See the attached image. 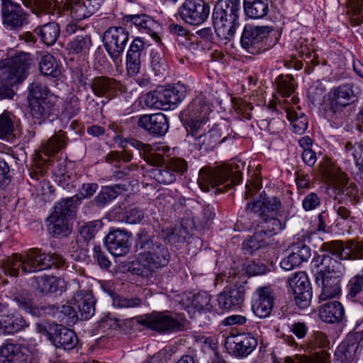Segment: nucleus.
<instances>
[{
	"label": "nucleus",
	"instance_id": "f257e3e1",
	"mask_svg": "<svg viewBox=\"0 0 363 363\" xmlns=\"http://www.w3.org/2000/svg\"><path fill=\"white\" fill-rule=\"evenodd\" d=\"M135 246L139 252L138 267L135 270L138 275L144 277L152 276L169 262L171 255L168 248L155 237L141 234Z\"/></svg>",
	"mask_w": 363,
	"mask_h": 363
},
{
	"label": "nucleus",
	"instance_id": "f03ea898",
	"mask_svg": "<svg viewBox=\"0 0 363 363\" xmlns=\"http://www.w3.org/2000/svg\"><path fill=\"white\" fill-rule=\"evenodd\" d=\"M311 268L316 284L321 286L320 301L333 298L340 294L345 266L328 255H323L313 259Z\"/></svg>",
	"mask_w": 363,
	"mask_h": 363
},
{
	"label": "nucleus",
	"instance_id": "7ed1b4c3",
	"mask_svg": "<svg viewBox=\"0 0 363 363\" xmlns=\"http://www.w3.org/2000/svg\"><path fill=\"white\" fill-rule=\"evenodd\" d=\"M65 260L57 254H47L39 248H31L22 254H13L4 262L5 273L13 277L23 273H33L51 268L54 264L62 265Z\"/></svg>",
	"mask_w": 363,
	"mask_h": 363
},
{
	"label": "nucleus",
	"instance_id": "20e7f679",
	"mask_svg": "<svg viewBox=\"0 0 363 363\" xmlns=\"http://www.w3.org/2000/svg\"><path fill=\"white\" fill-rule=\"evenodd\" d=\"M244 164L232 163L218 166L216 168L203 167L199 172V181L201 189L205 191L211 188L223 186L219 191H228L233 185L238 184L242 180V170Z\"/></svg>",
	"mask_w": 363,
	"mask_h": 363
},
{
	"label": "nucleus",
	"instance_id": "39448f33",
	"mask_svg": "<svg viewBox=\"0 0 363 363\" xmlns=\"http://www.w3.org/2000/svg\"><path fill=\"white\" fill-rule=\"evenodd\" d=\"M240 0H219L213 12V23L217 35L222 40L233 37L240 26Z\"/></svg>",
	"mask_w": 363,
	"mask_h": 363
},
{
	"label": "nucleus",
	"instance_id": "423d86ee",
	"mask_svg": "<svg viewBox=\"0 0 363 363\" xmlns=\"http://www.w3.org/2000/svg\"><path fill=\"white\" fill-rule=\"evenodd\" d=\"M356 95L350 84H345L332 89L325 109V118L335 126L342 124L345 118V108L354 101Z\"/></svg>",
	"mask_w": 363,
	"mask_h": 363
},
{
	"label": "nucleus",
	"instance_id": "0eeeda50",
	"mask_svg": "<svg viewBox=\"0 0 363 363\" xmlns=\"http://www.w3.org/2000/svg\"><path fill=\"white\" fill-rule=\"evenodd\" d=\"M79 200V197L72 196L55 203L53 211L48 218V230L53 237H66L71 233L69 219L74 216Z\"/></svg>",
	"mask_w": 363,
	"mask_h": 363
},
{
	"label": "nucleus",
	"instance_id": "6e6552de",
	"mask_svg": "<svg viewBox=\"0 0 363 363\" xmlns=\"http://www.w3.org/2000/svg\"><path fill=\"white\" fill-rule=\"evenodd\" d=\"M36 331L44 336L56 348L72 350L78 343L76 333L71 329L55 322L37 323Z\"/></svg>",
	"mask_w": 363,
	"mask_h": 363
},
{
	"label": "nucleus",
	"instance_id": "1a4fd4ad",
	"mask_svg": "<svg viewBox=\"0 0 363 363\" xmlns=\"http://www.w3.org/2000/svg\"><path fill=\"white\" fill-rule=\"evenodd\" d=\"M30 61V55L28 53H20L0 61L1 82L10 86L21 83L28 75Z\"/></svg>",
	"mask_w": 363,
	"mask_h": 363
},
{
	"label": "nucleus",
	"instance_id": "9d476101",
	"mask_svg": "<svg viewBox=\"0 0 363 363\" xmlns=\"http://www.w3.org/2000/svg\"><path fill=\"white\" fill-rule=\"evenodd\" d=\"M272 31L269 26L245 25L240 38L242 48L252 55L266 50L267 41Z\"/></svg>",
	"mask_w": 363,
	"mask_h": 363
},
{
	"label": "nucleus",
	"instance_id": "9b49d317",
	"mask_svg": "<svg viewBox=\"0 0 363 363\" xmlns=\"http://www.w3.org/2000/svg\"><path fill=\"white\" fill-rule=\"evenodd\" d=\"M289 285L293 291L296 305L301 309L310 306L312 298V287L306 272H295L289 278Z\"/></svg>",
	"mask_w": 363,
	"mask_h": 363
},
{
	"label": "nucleus",
	"instance_id": "f8f14e48",
	"mask_svg": "<svg viewBox=\"0 0 363 363\" xmlns=\"http://www.w3.org/2000/svg\"><path fill=\"white\" fill-rule=\"evenodd\" d=\"M128 32L123 27H111L104 34L106 50L116 62H118L128 42Z\"/></svg>",
	"mask_w": 363,
	"mask_h": 363
},
{
	"label": "nucleus",
	"instance_id": "ddd939ff",
	"mask_svg": "<svg viewBox=\"0 0 363 363\" xmlns=\"http://www.w3.org/2000/svg\"><path fill=\"white\" fill-rule=\"evenodd\" d=\"M139 323L160 333L175 332L183 329V324L168 312H155L142 317Z\"/></svg>",
	"mask_w": 363,
	"mask_h": 363
},
{
	"label": "nucleus",
	"instance_id": "4468645a",
	"mask_svg": "<svg viewBox=\"0 0 363 363\" xmlns=\"http://www.w3.org/2000/svg\"><path fill=\"white\" fill-rule=\"evenodd\" d=\"M179 13L187 23L199 26L208 18L210 8L203 0H185L179 8Z\"/></svg>",
	"mask_w": 363,
	"mask_h": 363
},
{
	"label": "nucleus",
	"instance_id": "2eb2a0df",
	"mask_svg": "<svg viewBox=\"0 0 363 363\" xmlns=\"http://www.w3.org/2000/svg\"><path fill=\"white\" fill-rule=\"evenodd\" d=\"M6 296L16 303L18 309L33 316H41L45 306L39 307L34 301L33 295L27 289L19 286H12Z\"/></svg>",
	"mask_w": 363,
	"mask_h": 363
},
{
	"label": "nucleus",
	"instance_id": "dca6fc26",
	"mask_svg": "<svg viewBox=\"0 0 363 363\" xmlns=\"http://www.w3.org/2000/svg\"><path fill=\"white\" fill-rule=\"evenodd\" d=\"M1 16L4 25L16 29L27 23L28 14L19 4L11 0H1Z\"/></svg>",
	"mask_w": 363,
	"mask_h": 363
},
{
	"label": "nucleus",
	"instance_id": "f3484780",
	"mask_svg": "<svg viewBox=\"0 0 363 363\" xmlns=\"http://www.w3.org/2000/svg\"><path fill=\"white\" fill-rule=\"evenodd\" d=\"M130 233L125 230H114L104 238V244L113 255L116 257L124 256L130 250Z\"/></svg>",
	"mask_w": 363,
	"mask_h": 363
},
{
	"label": "nucleus",
	"instance_id": "a211bd4d",
	"mask_svg": "<svg viewBox=\"0 0 363 363\" xmlns=\"http://www.w3.org/2000/svg\"><path fill=\"white\" fill-rule=\"evenodd\" d=\"M363 342V330L349 334L338 346L335 355L342 363L352 362L356 356L359 345Z\"/></svg>",
	"mask_w": 363,
	"mask_h": 363
},
{
	"label": "nucleus",
	"instance_id": "6ab92c4d",
	"mask_svg": "<svg viewBox=\"0 0 363 363\" xmlns=\"http://www.w3.org/2000/svg\"><path fill=\"white\" fill-rule=\"evenodd\" d=\"M245 289L242 286L225 288L218 296V303L222 310L239 308L245 299Z\"/></svg>",
	"mask_w": 363,
	"mask_h": 363
},
{
	"label": "nucleus",
	"instance_id": "aec40b11",
	"mask_svg": "<svg viewBox=\"0 0 363 363\" xmlns=\"http://www.w3.org/2000/svg\"><path fill=\"white\" fill-rule=\"evenodd\" d=\"M138 125L150 133L158 136L165 135L169 129L168 120L162 113L143 115L139 118Z\"/></svg>",
	"mask_w": 363,
	"mask_h": 363
},
{
	"label": "nucleus",
	"instance_id": "412c9836",
	"mask_svg": "<svg viewBox=\"0 0 363 363\" xmlns=\"http://www.w3.org/2000/svg\"><path fill=\"white\" fill-rule=\"evenodd\" d=\"M124 20L130 24L132 29L133 27H135L142 33L157 38V33L160 30V24L151 16L146 14L127 15Z\"/></svg>",
	"mask_w": 363,
	"mask_h": 363
},
{
	"label": "nucleus",
	"instance_id": "4be33fe9",
	"mask_svg": "<svg viewBox=\"0 0 363 363\" xmlns=\"http://www.w3.org/2000/svg\"><path fill=\"white\" fill-rule=\"evenodd\" d=\"M76 307L78 317L82 319H89L95 312V299L90 291L77 292L70 301Z\"/></svg>",
	"mask_w": 363,
	"mask_h": 363
},
{
	"label": "nucleus",
	"instance_id": "5701e85b",
	"mask_svg": "<svg viewBox=\"0 0 363 363\" xmlns=\"http://www.w3.org/2000/svg\"><path fill=\"white\" fill-rule=\"evenodd\" d=\"M145 55V43L140 38H135L126 55L127 72L130 76L133 77L139 73L141 57Z\"/></svg>",
	"mask_w": 363,
	"mask_h": 363
},
{
	"label": "nucleus",
	"instance_id": "b1692460",
	"mask_svg": "<svg viewBox=\"0 0 363 363\" xmlns=\"http://www.w3.org/2000/svg\"><path fill=\"white\" fill-rule=\"evenodd\" d=\"M211 104L202 95L196 96L182 112L184 121L205 120L208 118L211 112Z\"/></svg>",
	"mask_w": 363,
	"mask_h": 363
},
{
	"label": "nucleus",
	"instance_id": "393cba45",
	"mask_svg": "<svg viewBox=\"0 0 363 363\" xmlns=\"http://www.w3.org/2000/svg\"><path fill=\"white\" fill-rule=\"evenodd\" d=\"M257 298L252 305L254 313L260 318L268 317L274 306L272 291L269 287L259 288L256 291Z\"/></svg>",
	"mask_w": 363,
	"mask_h": 363
},
{
	"label": "nucleus",
	"instance_id": "a878e982",
	"mask_svg": "<svg viewBox=\"0 0 363 363\" xmlns=\"http://www.w3.org/2000/svg\"><path fill=\"white\" fill-rule=\"evenodd\" d=\"M28 356L18 344L5 343L0 347V363H28Z\"/></svg>",
	"mask_w": 363,
	"mask_h": 363
},
{
	"label": "nucleus",
	"instance_id": "bb28decb",
	"mask_svg": "<svg viewBox=\"0 0 363 363\" xmlns=\"http://www.w3.org/2000/svg\"><path fill=\"white\" fill-rule=\"evenodd\" d=\"M345 315L342 305L336 301L323 304L319 309L320 318L328 323H337L340 322Z\"/></svg>",
	"mask_w": 363,
	"mask_h": 363
},
{
	"label": "nucleus",
	"instance_id": "cd10ccee",
	"mask_svg": "<svg viewBox=\"0 0 363 363\" xmlns=\"http://www.w3.org/2000/svg\"><path fill=\"white\" fill-rule=\"evenodd\" d=\"M164 110L180 103L186 96V89L180 82L167 88L160 87Z\"/></svg>",
	"mask_w": 363,
	"mask_h": 363
},
{
	"label": "nucleus",
	"instance_id": "c85d7f7f",
	"mask_svg": "<svg viewBox=\"0 0 363 363\" xmlns=\"http://www.w3.org/2000/svg\"><path fill=\"white\" fill-rule=\"evenodd\" d=\"M56 101L57 99H48L29 103L30 115L40 123L52 115Z\"/></svg>",
	"mask_w": 363,
	"mask_h": 363
},
{
	"label": "nucleus",
	"instance_id": "c756f323",
	"mask_svg": "<svg viewBox=\"0 0 363 363\" xmlns=\"http://www.w3.org/2000/svg\"><path fill=\"white\" fill-rule=\"evenodd\" d=\"M56 95L52 94L45 84L38 79L34 80L28 86V103L36 102L48 99H57Z\"/></svg>",
	"mask_w": 363,
	"mask_h": 363
},
{
	"label": "nucleus",
	"instance_id": "7c9ffc66",
	"mask_svg": "<svg viewBox=\"0 0 363 363\" xmlns=\"http://www.w3.org/2000/svg\"><path fill=\"white\" fill-rule=\"evenodd\" d=\"M269 0H244L245 15L252 19H261L269 13Z\"/></svg>",
	"mask_w": 363,
	"mask_h": 363
},
{
	"label": "nucleus",
	"instance_id": "2f4dec72",
	"mask_svg": "<svg viewBox=\"0 0 363 363\" xmlns=\"http://www.w3.org/2000/svg\"><path fill=\"white\" fill-rule=\"evenodd\" d=\"M233 353L237 356H247L251 353L257 345V340L251 334H244L234 337Z\"/></svg>",
	"mask_w": 363,
	"mask_h": 363
},
{
	"label": "nucleus",
	"instance_id": "473e14b6",
	"mask_svg": "<svg viewBox=\"0 0 363 363\" xmlns=\"http://www.w3.org/2000/svg\"><path fill=\"white\" fill-rule=\"evenodd\" d=\"M91 87L96 96L109 97L118 87V82L112 78L98 77L92 79Z\"/></svg>",
	"mask_w": 363,
	"mask_h": 363
},
{
	"label": "nucleus",
	"instance_id": "72a5a7b5",
	"mask_svg": "<svg viewBox=\"0 0 363 363\" xmlns=\"http://www.w3.org/2000/svg\"><path fill=\"white\" fill-rule=\"evenodd\" d=\"M34 33L47 45H52L60 36V29L55 22H48L38 26Z\"/></svg>",
	"mask_w": 363,
	"mask_h": 363
},
{
	"label": "nucleus",
	"instance_id": "f704fd0d",
	"mask_svg": "<svg viewBox=\"0 0 363 363\" xmlns=\"http://www.w3.org/2000/svg\"><path fill=\"white\" fill-rule=\"evenodd\" d=\"M35 282L37 290L42 294L55 293L65 287V281L54 276L38 277Z\"/></svg>",
	"mask_w": 363,
	"mask_h": 363
},
{
	"label": "nucleus",
	"instance_id": "c9c22d12",
	"mask_svg": "<svg viewBox=\"0 0 363 363\" xmlns=\"http://www.w3.org/2000/svg\"><path fill=\"white\" fill-rule=\"evenodd\" d=\"M28 325L29 324L26 319L19 314L6 316L2 320H0V330L4 334H14L25 329Z\"/></svg>",
	"mask_w": 363,
	"mask_h": 363
},
{
	"label": "nucleus",
	"instance_id": "e433bc0d",
	"mask_svg": "<svg viewBox=\"0 0 363 363\" xmlns=\"http://www.w3.org/2000/svg\"><path fill=\"white\" fill-rule=\"evenodd\" d=\"M68 138L65 132L60 130L54 134L43 146V152L48 156H52L64 149Z\"/></svg>",
	"mask_w": 363,
	"mask_h": 363
},
{
	"label": "nucleus",
	"instance_id": "4c0bfd02",
	"mask_svg": "<svg viewBox=\"0 0 363 363\" xmlns=\"http://www.w3.org/2000/svg\"><path fill=\"white\" fill-rule=\"evenodd\" d=\"M123 190H125V188L120 184L103 186L94 198L95 204L99 207L104 206L116 199Z\"/></svg>",
	"mask_w": 363,
	"mask_h": 363
},
{
	"label": "nucleus",
	"instance_id": "58836bf2",
	"mask_svg": "<svg viewBox=\"0 0 363 363\" xmlns=\"http://www.w3.org/2000/svg\"><path fill=\"white\" fill-rule=\"evenodd\" d=\"M125 145L121 144L122 147L126 148L127 145L143 152L155 151L161 154H168L170 151V147L164 143H156L153 145L150 144L143 143L134 138L125 139L124 140Z\"/></svg>",
	"mask_w": 363,
	"mask_h": 363
},
{
	"label": "nucleus",
	"instance_id": "ea45409f",
	"mask_svg": "<svg viewBox=\"0 0 363 363\" xmlns=\"http://www.w3.org/2000/svg\"><path fill=\"white\" fill-rule=\"evenodd\" d=\"M23 4L31 7L38 16L41 15H54L55 1L52 0H23Z\"/></svg>",
	"mask_w": 363,
	"mask_h": 363
},
{
	"label": "nucleus",
	"instance_id": "a19ab883",
	"mask_svg": "<svg viewBox=\"0 0 363 363\" xmlns=\"http://www.w3.org/2000/svg\"><path fill=\"white\" fill-rule=\"evenodd\" d=\"M72 18L77 21L86 18L94 13L84 0H67Z\"/></svg>",
	"mask_w": 363,
	"mask_h": 363
},
{
	"label": "nucleus",
	"instance_id": "79ce46f5",
	"mask_svg": "<svg viewBox=\"0 0 363 363\" xmlns=\"http://www.w3.org/2000/svg\"><path fill=\"white\" fill-rule=\"evenodd\" d=\"M39 68L45 76L57 77L60 74V69L55 57L50 54H45L40 58Z\"/></svg>",
	"mask_w": 363,
	"mask_h": 363
},
{
	"label": "nucleus",
	"instance_id": "37998d69",
	"mask_svg": "<svg viewBox=\"0 0 363 363\" xmlns=\"http://www.w3.org/2000/svg\"><path fill=\"white\" fill-rule=\"evenodd\" d=\"M286 117L291 122L292 130L296 134H303L308 127V118L301 112L289 109L286 111Z\"/></svg>",
	"mask_w": 363,
	"mask_h": 363
},
{
	"label": "nucleus",
	"instance_id": "c03bdc74",
	"mask_svg": "<svg viewBox=\"0 0 363 363\" xmlns=\"http://www.w3.org/2000/svg\"><path fill=\"white\" fill-rule=\"evenodd\" d=\"M346 296L354 301L363 291V268L359 273L351 277L346 285Z\"/></svg>",
	"mask_w": 363,
	"mask_h": 363
},
{
	"label": "nucleus",
	"instance_id": "a18cd8bd",
	"mask_svg": "<svg viewBox=\"0 0 363 363\" xmlns=\"http://www.w3.org/2000/svg\"><path fill=\"white\" fill-rule=\"evenodd\" d=\"M91 46V38L87 35L77 36L67 45L69 53L82 55L86 54Z\"/></svg>",
	"mask_w": 363,
	"mask_h": 363
},
{
	"label": "nucleus",
	"instance_id": "49530a36",
	"mask_svg": "<svg viewBox=\"0 0 363 363\" xmlns=\"http://www.w3.org/2000/svg\"><path fill=\"white\" fill-rule=\"evenodd\" d=\"M14 119V116L9 112H4L0 115V138H9L13 135Z\"/></svg>",
	"mask_w": 363,
	"mask_h": 363
},
{
	"label": "nucleus",
	"instance_id": "de8ad7c7",
	"mask_svg": "<svg viewBox=\"0 0 363 363\" xmlns=\"http://www.w3.org/2000/svg\"><path fill=\"white\" fill-rule=\"evenodd\" d=\"M363 258V242L349 240L345 242L343 250V259H357Z\"/></svg>",
	"mask_w": 363,
	"mask_h": 363
},
{
	"label": "nucleus",
	"instance_id": "09e8293b",
	"mask_svg": "<svg viewBox=\"0 0 363 363\" xmlns=\"http://www.w3.org/2000/svg\"><path fill=\"white\" fill-rule=\"evenodd\" d=\"M262 219L264 222L261 225L262 229L259 231L267 237L278 233L283 228L281 222L276 218L264 217Z\"/></svg>",
	"mask_w": 363,
	"mask_h": 363
},
{
	"label": "nucleus",
	"instance_id": "8fccbe9b",
	"mask_svg": "<svg viewBox=\"0 0 363 363\" xmlns=\"http://www.w3.org/2000/svg\"><path fill=\"white\" fill-rule=\"evenodd\" d=\"M160 87L153 91H150L143 96L145 106L150 108L164 109Z\"/></svg>",
	"mask_w": 363,
	"mask_h": 363
},
{
	"label": "nucleus",
	"instance_id": "3c124183",
	"mask_svg": "<svg viewBox=\"0 0 363 363\" xmlns=\"http://www.w3.org/2000/svg\"><path fill=\"white\" fill-rule=\"evenodd\" d=\"M211 296L206 291H201L195 294L191 301V306L198 311H211L213 308L211 304Z\"/></svg>",
	"mask_w": 363,
	"mask_h": 363
},
{
	"label": "nucleus",
	"instance_id": "603ef678",
	"mask_svg": "<svg viewBox=\"0 0 363 363\" xmlns=\"http://www.w3.org/2000/svg\"><path fill=\"white\" fill-rule=\"evenodd\" d=\"M209 118L205 120H190L185 121V123L188 125L187 131L191 134L195 139L200 138L201 134H203L206 131L209 129V125H206L208 122Z\"/></svg>",
	"mask_w": 363,
	"mask_h": 363
},
{
	"label": "nucleus",
	"instance_id": "864d4df0",
	"mask_svg": "<svg viewBox=\"0 0 363 363\" xmlns=\"http://www.w3.org/2000/svg\"><path fill=\"white\" fill-rule=\"evenodd\" d=\"M43 313H48L53 316H57L58 313H62L65 316L78 317L76 307L74 305L65 304L60 306L49 305L45 306Z\"/></svg>",
	"mask_w": 363,
	"mask_h": 363
},
{
	"label": "nucleus",
	"instance_id": "5fc2aeb1",
	"mask_svg": "<svg viewBox=\"0 0 363 363\" xmlns=\"http://www.w3.org/2000/svg\"><path fill=\"white\" fill-rule=\"evenodd\" d=\"M80 110L81 107L79 98L76 95L72 94L65 101L62 114L65 117L71 118L77 116Z\"/></svg>",
	"mask_w": 363,
	"mask_h": 363
},
{
	"label": "nucleus",
	"instance_id": "6e6d98bb",
	"mask_svg": "<svg viewBox=\"0 0 363 363\" xmlns=\"http://www.w3.org/2000/svg\"><path fill=\"white\" fill-rule=\"evenodd\" d=\"M339 188L343 195L350 198L353 205L359 201V189L354 183H349L347 179L344 178L340 182Z\"/></svg>",
	"mask_w": 363,
	"mask_h": 363
},
{
	"label": "nucleus",
	"instance_id": "4d7b16f0",
	"mask_svg": "<svg viewBox=\"0 0 363 363\" xmlns=\"http://www.w3.org/2000/svg\"><path fill=\"white\" fill-rule=\"evenodd\" d=\"M102 223L100 220H94L86 223L80 227V235L85 241L91 240L101 228Z\"/></svg>",
	"mask_w": 363,
	"mask_h": 363
},
{
	"label": "nucleus",
	"instance_id": "13d9d810",
	"mask_svg": "<svg viewBox=\"0 0 363 363\" xmlns=\"http://www.w3.org/2000/svg\"><path fill=\"white\" fill-rule=\"evenodd\" d=\"M262 233L258 230L247 240L242 244V248L248 253H253L254 251L262 248L266 245V241L262 238Z\"/></svg>",
	"mask_w": 363,
	"mask_h": 363
},
{
	"label": "nucleus",
	"instance_id": "bf43d9fd",
	"mask_svg": "<svg viewBox=\"0 0 363 363\" xmlns=\"http://www.w3.org/2000/svg\"><path fill=\"white\" fill-rule=\"evenodd\" d=\"M143 301L138 297L127 298L121 296H116L113 298V305L121 308H139L142 306Z\"/></svg>",
	"mask_w": 363,
	"mask_h": 363
},
{
	"label": "nucleus",
	"instance_id": "052dcab7",
	"mask_svg": "<svg viewBox=\"0 0 363 363\" xmlns=\"http://www.w3.org/2000/svg\"><path fill=\"white\" fill-rule=\"evenodd\" d=\"M154 177L159 183L164 184H172L176 179L175 174L167 164L164 167L155 169L154 171Z\"/></svg>",
	"mask_w": 363,
	"mask_h": 363
},
{
	"label": "nucleus",
	"instance_id": "680f3d73",
	"mask_svg": "<svg viewBox=\"0 0 363 363\" xmlns=\"http://www.w3.org/2000/svg\"><path fill=\"white\" fill-rule=\"evenodd\" d=\"M277 84L280 94L284 96H290L295 90L294 79L289 75L278 78Z\"/></svg>",
	"mask_w": 363,
	"mask_h": 363
},
{
	"label": "nucleus",
	"instance_id": "e2e57ef3",
	"mask_svg": "<svg viewBox=\"0 0 363 363\" xmlns=\"http://www.w3.org/2000/svg\"><path fill=\"white\" fill-rule=\"evenodd\" d=\"M291 250H294L303 262L308 261L311 255L310 247L303 241L294 242L291 245Z\"/></svg>",
	"mask_w": 363,
	"mask_h": 363
},
{
	"label": "nucleus",
	"instance_id": "0e129e2a",
	"mask_svg": "<svg viewBox=\"0 0 363 363\" xmlns=\"http://www.w3.org/2000/svg\"><path fill=\"white\" fill-rule=\"evenodd\" d=\"M144 218V212L137 207L130 208L123 213V220L130 224L140 223Z\"/></svg>",
	"mask_w": 363,
	"mask_h": 363
},
{
	"label": "nucleus",
	"instance_id": "69168bd1",
	"mask_svg": "<svg viewBox=\"0 0 363 363\" xmlns=\"http://www.w3.org/2000/svg\"><path fill=\"white\" fill-rule=\"evenodd\" d=\"M263 211L264 217L267 216V213H271L273 214L274 213H277L278 210L281 208V203L280 200L277 197H271V198H264L263 199Z\"/></svg>",
	"mask_w": 363,
	"mask_h": 363
},
{
	"label": "nucleus",
	"instance_id": "338daca9",
	"mask_svg": "<svg viewBox=\"0 0 363 363\" xmlns=\"http://www.w3.org/2000/svg\"><path fill=\"white\" fill-rule=\"evenodd\" d=\"M151 66L157 75L163 74L166 69L165 60L157 52L151 55Z\"/></svg>",
	"mask_w": 363,
	"mask_h": 363
},
{
	"label": "nucleus",
	"instance_id": "774afa93",
	"mask_svg": "<svg viewBox=\"0 0 363 363\" xmlns=\"http://www.w3.org/2000/svg\"><path fill=\"white\" fill-rule=\"evenodd\" d=\"M140 154L143 158L150 164L154 166H160L164 162V157L161 153L155 151L143 152L140 151Z\"/></svg>",
	"mask_w": 363,
	"mask_h": 363
}]
</instances>
